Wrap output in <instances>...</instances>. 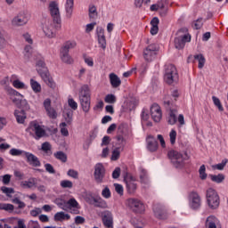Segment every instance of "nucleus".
Returning <instances> with one entry per match:
<instances>
[{
	"label": "nucleus",
	"mask_w": 228,
	"mask_h": 228,
	"mask_svg": "<svg viewBox=\"0 0 228 228\" xmlns=\"http://www.w3.org/2000/svg\"><path fill=\"white\" fill-rule=\"evenodd\" d=\"M37 66L38 67L37 72L41 76L42 79L45 81L47 86L54 90V88H56V83L53 79L51 74H49V71L45 67V62L40 60L37 62Z\"/></svg>",
	"instance_id": "1"
},
{
	"label": "nucleus",
	"mask_w": 228,
	"mask_h": 228,
	"mask_svg": "<svg viewBox=\"0 0 228 228\" xmlns=\"http://www.w3.org/2000/svg\"><path fill=\"white\" fill-rule=\"evenodd\" d=\"M164 81L167 85H177L179 74L174 64H167L164 69Z\"/></svg>",
	"instance_id": "2"
},
{
	"label": "nucleus",
	"mask_w": 228,
	"mask_h": 228,
	"mask_svg": "<svg viewBox=\"0 0 228 228\" xmlns=\"http://www.w3.org/2000/svg\"><path fill=\"white\" fill-rule=\"evenodd\" d=\"M178 37L175 38V49H184L186 42L191 41V36L188 33V28H183L177 31Z\"/></svg>",
	"instance_id": "3"
},
{
	"label": "nucleus",
	"mask_w": 228,
	"mask_h": 228,
	"mask_svg": "<svg viewBox=\"0 0 228 228\" xmlns=\"http://www.w3.org/2000/svg\"><path fill=\"white\" fill-rule=\"evenodd\" d=\"M48 10L53 18L55 29H61V16L60 14V6L58 3L53 1L49 4Z\"/></svg>",
	"instance_id": "4"
},
{
	"label": "nucleus",
	"mask_w": 228,
	"mask_h": 228,
	"mask_svg": "<svg viewBox=\"0 0 228 228\" xmlns=\"http://www.w3.org/2000/svg\"><path fill=\"white\" fill-rule=\"evenodd\" d=\"M167 156L171 161V163L175 167V168H179L183 167L184 161L189 159L188 153L184 152L182 154L181 152L172 150L167 153Z\"/></svg>",
	"instance_id": "5"
},
{
	"label": "nucleus",
	"mask_w": 228,
	"mask_h": 228,
	"mask_svg": "<svg viewBox=\"0 0 228 228\" xmlns=\"http://www.w3.org/2000/svg\"><path fill=\"white\" fill-rule=\"evenodd\" d=\"M164 106L167 110H169L167 123L170 124V126H174V124L177 122V116L175 115L177 110L174 109V101H171L168 99V96H166L164 98Z\"/></svg>",
	"instance_id": "6"
},
{
	"label": "nucleus",
	"mask_w": 228,
	"mask_h": 228,
	"mask_svg": "<svg viewBox=\"0 0 228 228\" xmlns=\"http://www.w3.org/2000/svg\"><path fill=\"white\" fill-rule=\"evenodd\" d=\"M27 131H32L34 133L32 134V136L35 140H40V138H45L47 136L45 129H44L37 121L30 122Z\"/></svg>",
	"instance_id": "7"
},
{
	"label": "nucleus",
	"mask_w": 228,
	"mask_h": 228,
	"mask_svg": "<svg viewBox=\"0 0 228 228\" xmlns=\"http://www.w3.org/2000/svg\"><path fill=\"white\" fill-rule=\"evenodd\" d=\"M207 202L211 209H216L220 206V196L213 188L207 190Z\"/></svg>",
	"instance_id": "8"
},
{
	"label": "nucleus",
	"mask_w": 228,
	"mask_h": 228,
	"mask_svg": "<svg viewBox=\"0 0 228 228\" xmlns=\"http://www.w3.org/2000/svg\"><path fill=\"white\" fill-rule=\"evenodd\" d=\"M94 177L96 184H102L104 183V177H106V168L102 163H97L94 166Z\"/></svg>",
	"instance_id": "9"
},
{
	"label": "nucleus",
	"mask_w": 228,
	"mask_h": 228,
	"mask_svg": "<svg viewBox=\"0 0 228 228\" xmlns=\"http://www.w3.org/2000/svg\"><path fill=\"white\" fill-rule=\"evenodd\" d=\"M127 205L134 213H143V211H145V206H143V203L138 199H128Z\"/></svg>",
	"instance_id": "10"
},
{
	"label": "nucleus",
	"mask_w": 228,
	"mask_h": 228,
	"mask_svg": "<svg viewBox=\"0 0 228 228\" xmlns=\"http://www.w3.org/2000/svg\"><path fill=\"white\" fill-rule=\"evenodd\" d=\"M124 181L126 184L127 193L133 195V193H134L136 191V189L138 188V185L135 182L136 180H134V177H133L132 175L129 176V174L125 173Z\"/></svg>",
	"instance_id": "11"
},
{
	"label": "nucleus",
	"mask_w": 228,
	"mask_h": 228,
	"mask_svg": "<svg viewBox=\"0 0 228 228\" xmlns=\"http://www.w3.org/2000/svg\"><path fill=\"white\" fill-rule=\"evenodd\" d=\"M190 208L191 209H199L201 205L200 195L197 191H191L189 194Z\"/></svg>",
	"instance_id": "12"
},
{
	"label": "nucleus",
	"mask_w": 228,
	"mask_h": 228,
	"mask_svg": "<svg viewBox=\"0 0 228 228\" xmlns=\"http://www.w3.org/2000/svg\"><path fill=\"white\" fill-rule=\"evenodd\" d=\"M43 31L45 37H48V38H54V37H56V32H54L53 22H51L49 20H45L43 23Z\"/></svg>",
	"instance_id": "13"
},
{
	"label": "nucleus",
	"mask_w": 228,
	"mask_h": 228,
	"mask_svg": "<svg viewBox=\"0 0 228 228\" xmlns=\"http://www.w3.org/2000/svg\"><path fill=\"white\" fill-rule=\"evenodd\" d=\"M151 118L154 120V122H160L161 118H163V114L161 112V107L158 105V103H154L151 107Z\"/></svg>",
	"instance_id": "14"
},
{
	"label": "nucleus",
	"mask_w": 228,
	"mask_h": 228,
	"mask_svg": "<svg viewBox=\"0 0 228 228\" xmlns=\"http://www.w3.org/2000/svg\"><path fill=\"white\" fill-rule=\"evenodd\" d=\"M24 156L27 159V163H28V165H30L31 167H42L40 159H38V157L35 156V154L24 151Z\"/></svg>",
	"instance_id": "15"
},
{
	"label": "nucleus",
	"mask_w": 228,
	"mask_h": 228,
	"mask_svg": "<svg viewBox=\"0 0 228 228\" xmlns=\"http://www.w3.org/2000/svg\"><path fill=\"white\" fill-rule=\"evenodd\" d=\"M28 16H26V13L20 12L17 16H15L12 20V26H26L28 24Z\"/></svg>",
	"instance_id": "16"
},
{
	"label": "nucleus",
	"mask_w": 228,
	"mask_h": 228,
	"mask_svg": "<svg viewBox=\"0 0 228 228\" xmlns=\"http://www.w3.org/2000/svg\"><path fill=\"white\" fill-rule=\"evenodd\" d=\"M153 213L156 218H158L159 220H167V218H168V214L167 213V210L165 209V208L159 205H156L153 208Z\"/></svg>",
	"instance_id": "17"
},
{
	"label": "nucleus",
	"mask_w": 228,
	"mask_h": 228,
	"mask_svg": "<svg viewBox=\"0 0 228 228\" xmlns=\"http://www.w3.org/2000/svg\"><path fill=\"white\" fill-rule=\"evenodd\" d=\"M44 108L50 118H57L58 113L53 107H51V99L47 98L44 101Z\"/></svg>",
	"instance_id": "18"
},
{
	"label": "nucleus",
	"mask_w": 228,
	"mask_h": 228,
	"mask_svg": "<svg viewBox=\"0 0 228 228\" xmlns=\"http://www.w3.org/2000/svg\"><path fill=\"white\" fill-rule=\"evenodd\" d=\"M102 224L106 228H113V214L111 212L106 210L102 215Z\"/></svg>",
	"instance_id": "19"
},
{
	"label": "nucleus",
	"mask_w": 228,
	"mask_h": 228,
	"mask_svg": "<svg viewBox=\"0 0 228 228\" xmlns=\"http://www.w3.org/2000/svg\"><path fill=\"white\" fill-rule=\"evenodd\" d=\"M96 33L100 47H102V49H106V36H104V28H102V27H97Z\"/></svg>",
	"instance_id": "20"
},
{
	"label": "nucleus",
	"mask_w": 228,
	"mask_h": 228,
	"mask_svg": "<svg viewBox=\"0 0 228 228\" xmlns=\"http://www.w3.org/2000/svg\"><path fill=\"white\" fill-rule=\"evenodd\" d=\"M147 149L150 152H156L158 151V141L152 135L148 136Z\"/></svg>",
	"instance_id": "21"
},
{
	"label": "nucleus",
	"mask_w": 228,
	"mask_h": 228,
	"mask_svg": "<svg viewBox=\"0 0 228 228\" xmlns=\"http://www.w3.org/2000/svg\"><path fill=\"white\" fill-rule=\"evenodd\" d=\"M67 204V209H73V212L75 213V215H78L79 214V203H77V200H76V199L72 198L69 199L68 201H66Z\"/></svg>",
	"instance_id": "22"
},
{
	"label": "nucleus",
	"mask_w": 228,
	"mask_h": 228,
	"mask_svg": "<svg viewBox=\"0 0 228 228\" xmlns=\"http://www.w3.org/2000/svg\"><path fill=\"white\" fill-rule=\"evenodd\" d=\"M94 208H100V209H108V203L106 200L101 198V196L96 195L94 203L93 204Z\"/></svg>",
	"instance_id": "23"
},
{
	"label": "nucleus",
	"mask_w": 228,
	"mask_h": 228,
	"mask_svg": "<svg viewBox=\"0 0 228 228\" xmlns=\"http://www.w3.org/2000/svg\"><path fill=\"white\" fill-rule=\"evenodd\" d=\"M79 101H80V104L82 106L83 111H85V113H88V111H90L91 96L79 98Z\"/></svg>",
	"instance_id": "24"
},
{
	"label": "nucleus",
	"mask_w": 228,
	"mask_h": 228,
	"mask_svg": "<svg viewBox=\"0 0 228 228\" xmlns=\"http://www.w3.org/2000/svg\"><path fill=\"white\" fill-rule=\"evenodd\" d=\"M109 77H110V81L112 88H118V86L122 85V81L120 80L118 76H117V74L110 73Z\"/></svg>",
	"instance_id": "25"
},
{
	"label": "nucleus",
	"mask_w": 228,
	"mask_h": 228,
	"mask_svg": "<svg viewBox=\"0 0 228 228\" xmlns=\"http://www.w3.org/2000/svg\"><path fill=\"white\" fill-rule=\"evenodd\" d=\"M14 117H15L18 124H24V122L26 120V112L24 111V110H15Z\"/></svg>",
	"instance_id": "26"
},
{
	"label": "nucleus",
	"mask_w": 228,
	"mask_h": 228,
	"mask_svg": "<svg viewBox=\"0 0 228 228\" xmlns=\"http://www.w3.org/2000/svg\"><path fill=\"white\" fill-rule=\"evenodd\" d=\"M65 9L66 17L70 19L72 17V12H74V0H66Z\"/></svg>",
	"instance_id": "27"
},
{
	"label": "nucleus",
	"mask_w": 228,
	"mask_h": 228,
	"mask_svg": "<svg viewBox=\"0 0 228 228\" xmlns=\"http://www.w3.org/2000/svg\"><path fill=\"white\" fill-rule=\"evenodd\" d=\"M78 97L79 99H83L85 97H91L90 87L88 86V85H84L81 86Z\"/></svg>",
	"instance_id": "28"
},
{
	"label": "nucleus",
	"mask_w": 228,
	"mask_h": 228,
	"mask_svg": "<svg viewBox=\"0 0 228 228\" xmlns=\"http://www.w3.org/2000/svg\"><path fill=\"white\" fill-rule=\"evenodd\" d=\"M61 60L63 61V63H66L67 65H72L74 63V59L67 52H61Z\"/></svg>",
	"instance_id": "29"
},
{
	"label": "nucleus",
	"mask_w": 228,
	"mask_h": 228,
	"mask_svg": "<svg viewBox=\"0 0 228 228\" xmlns=\"http://www.w3.org/2000/svg\"><path fill=\"white\" fill-rule=\"evenodd\" d=\"M77 45V44L76 43V41H67L63 44L61 51L64 53H69L70 49H74Z\"/></svg>",
	"instance_id": "30"
},
{
	"label": "nucleus",
	"mask_w": 228,
	"mask_h": 228,
	"mask_svg": "<svg viewBox=\"0 0 228 228\" xmlns=\"http://www.w3.org/2000/svg\"><path fill=\"white\" fill-rule=\"evenodd\" d=\"M63 220H70V216L69 214H65V212H57L54 215L55 222H61Z\"/></svg>",
	"instance_id": "31"
},
{
	"label": "nucleus",
	"mask_w": 228,
	"mask_h": 228,
	"mask_svg": "<svg viewBox=\"0 0 228 228\" xmlns=\"http://www.w3.org/2000/svg\"><path fill=\"white\" fill-rule=\"evenodd\" d=\"M30 86L35 94H40L42 92V86L33 78L30 79Z\"/></svg>",
	"instance_id": "32"
},
{
	"label": "nucleus",
	"mask_w": 228,
	"mask_h": 228,
	"mask_svg": "<svg viewBox=\"0 0 228 228\" xmlns=\"http://www.w3.org/2000/svg\"><path fill=\"white\" fill-rule=\"evenodd\" d=\"M194 60H197V61L199 62V69H204V65H206V58L202 53L194 55Z\"/></svg>",
	"instance_id": "33"
},
{
	"label": "nucleus",
	"mask_w": 228,
	"mask_h": 228,
	"mask_svg": "<svg viewBox=\"0 0 228 228\" xmlns=\"http://www.w3.org/2000/svg\"><path fill=\"white\" fill-rule=\"evenodd\" d=\"M53 156L56 159L61 161V163H67V153L60 151L53 153Z\"/></svg>",
	"instance_id": "34"
},
{
	"label": "nucleus",
	"mask_w": 228,
	"mask_h": 228,
	"mask_svg": "<svg viewBox=\"0 0 228 228\" xmlns=\"http://www.w3.org/2000/svg\"><path fill=\"white\" fill-rule=\"evenodd\" d=\"M209 177L211 179V181H213V183H224V179H225V175H224L223 174H219V175H209Z\"/></svg>",
	"instance_id": "35"
},
{
	"label": "nucleus",
	"mask_w": 228,
	"mask_h": 228,
	"mask_svg": "<svg viewBox=\"0 0 228 228\" xmlns=\"http://www.w3.org/2000/svg\"><path fill=\"white\" fill-rule=\"evenodd\" d=\"M21 186L23 188H33V186H37V178H30L28 181L22 182Z\"/></svg>",
	"instance_id": "36"
},
{
	"label": "nucleus",
	"mask_w": 228,
	"mask_h": 228,
	"mask_svg": "<svg viewBox=\"0 0 228 228\" xmlns=\"http://www.w3.org/2000/svg\"><path fill=\"white\" fill-rule=\"evenodd\" d=\"M139 177L142 184H147V183H149V176L147 175V171L145 169L141 168Z\"/></svg>",
	"instance_id": "37"
},
{
	"label": "nucleus",
	"mask_w": 228,
	"mask_h": 228,
	"mask_svg": "<svg viewBox=\"0 0 228 228\" xmlns=\"http://www.w3.org/2000/svg\"><path fill=\"white\" fill-rule=\"evenodd\" d=\"M73 117H74V111H72L71 110H67L66 113L64 114L66 124L70 126L72 124Z\"/></svg>",
	"instance_id": "38"
},
{
	"label": "nucleus",
	"mask_w": 228,
	"mask_h": 228,
	"mask_svg": "<svg viewBox=\"0 0 228 228\" xmlns=\"http://www.w3.org/2000/svg\"><path fill=\"white\" fill-rule=\"evenodd\" d=\"M12 86H14V88H18L19 90H26V88H28L26 85L19 79L12 82Z\"/></svg>",
	"instance_id": "39"
},
{
	"label": "nucleus",
	"mask_w": 228,
	"mask_h": 228,
	"mask_svg": "<svg viewBox=\"0 0 228 228\" xmlns=\"http://www.w3.org/2000/svg\"><path fill=\"white\" fill-rule=\"evenodd\" d=\"M105 102L107 104H115L117 102V96L115 94H107L104 98Z\"/></svg>",
	"instance_id": "40"
},
{
	"label": "nucleus",
	"mask_w": 228,
	"mask_h": 228,
	"mask_svg": "<svg viewBox=\"0 0 228 228\" xmlns=\"http://www.w3.org/2000/svg\"><path fill=\"white\" fill-rule=\"evenodd\" d=\"M212 101L219 111H224V106H222V102H220V99L218 97L212 96Z\"/></svg>",
	"instance_id": "41"
},
{
	"label": "nucleus",
	"mask_w": 228,
	"mask_h": 228,
	"mask_svg": "<svg viewBox=\"0 0 228 228\" xmlns=\"http://www.w3.org/2000/svg\"><path fill=\"white\" fill-rule=\"evenodd\" d=\"M97 7L95 5L89 6V17L90 19H97Z\"/></svg>",
	"instance_id": "42"
},
{
	"label": "nucleus",
	"mask_w": 228,
	"mask_h": 228,
	"mask_svg": "<svg viewBox=\"0 0 228 228\" xmlns=\"http://www.w3.org/2000/svg\"><path fill=\"white\" fill-rule=\"evenodd\" d=\"M138 106V101L136 99H132L130 102H127L126 108L129 111H133Z\"/></svg>",
	"instance_id": "43"
},
{
	"label": "nucleus",
	"mask_w": 228,
	"mask_h": 228,
	"mask_svg": "<svg viewBox=\"0 0 228 228\" xmlns=\"http://www.w3.org/2000/svg\"><path fill=\"white\" fill-rule=\"evenodd\" d=\"M199 173H200V178L202 181H205V179H208V174H206V166L205 165L200 166Z\"/></svg>",
	"instance_id": "44"
},
{
	"label": "nucleus",
	"mask_w": 228,
	"mask_h": 228,
	"mask_svg": "<svg viewBox=\"0 0 228 228\" xmlns=\"http://www.w3.org/2000/svg\"><path fill=\"white\" fill-rule=\"evenodd\" d=\"M144 59L146 61H151L152 60V56H156V52H151L150 50H144Z\"/></svg>",
	"instance_id": "45"
},
{
	"label": "nucleus",
	"mask_w": 228,
	"mask_h": 228,
	"mask_svg": "<svg viewBox=\"0 0 228 228\" xmlns=\"http://www.w3.org/2000/svg\"><path fill=\"white\" fill-rule=\"evenodd\" d=\"M204 26V22H202V18H199L198 20H194L192 23V28L194 29H200Z\"/></svg>",
	"instance_id": "46"
},
{
	"label": "nucleus",
	"mask_w": 228,
	"mask_h": 228,
	"mask_svg": "<svg viewBox=\"0 0 228 228\" xmlns=\"http://www.w3.org/2000/svg\"><path fill=\"white\" fill-rule=\"evenodd\" d=\"M228 159H224L222 160L221 163L215 165L213 167L216 168V170H224L225 168V165H227Z\"/></svg>",
	"instance_id": "47"
},
{
	"label": "nucleus",
	"mask_w": 228,
	"mask_h": 228,
	"mask_svg": "<svg viewBox=\"0 0 228 228\" xmlns=\"http://www.w3.org/2000/svg\"><path fill=\"white\" fill-rule=\"evenodd\" d=\"M68 106H69V108H71V110H73L74 111L77 110V102L74 101V98L68 99Z\"/></svg>",
	"instance_id": "48"
},
{
	"label": "nucleus",
	"mask_w": 228,
	"mask_h": 228,
	"mask_svg": "<svg viewBox=\"0 0 228 228\" xmlns=\"http://www.w3.org/2000/svg\"><path fill=\"white\" fill-rule=\"evenodd\" d=\"M118 158H120V148H116L112 151L111 159H112V161H117V159H118Z\"/></svg>",
	"instance_id": "49"
},
{
	"label": "nucleus",
	"mask_w": 228,
	"mask_h": 228,
	"mask_svg": "<svg viewBox=\"0 0 228 228\" xmlns=\"http://www.w3.org/2000/svg\"><path fill=\"white\" fill-rule=\"evenodd\" d=\"M142 123L147 122L150 118L149 110L143 109L141 115Z\"/></svg>",
	"instance_id": "50"
},
{
	"label": "nucleus",
	"mask_w": 228,
	"mask_h": 228,
	"mask_svg": "<svg viewBox=\"0 0 228 228\" xmlns=\"http://www.w3.org/2000/svg\"><path fill=\"white\" fill-rule=\"evenodd\" d=\"M0 209H4V211H13L14 207L12 204L2 203L0 204Z\"/></svg>",
	"instance_id": "51"
},
{
	"label": "nucleus",
	"mask_w": 228,
	"mask_h": 228,
	"mask_svg": "<svg viewBox=\"0 0 228 228\" xmlns=\"http://www.w3.org/2000/svg\"><path fill=\"white\" fill-rule=\"evenodd\" d=\"M61 188H72L74 186V183L70 180H62L61 182Z\"/></svg>",
	"instance_id": "52"
},
{
	"label": "nucleus",
	"mask_w": 228,
	"mask_h": 228,
	"mask_svg": "<svg viewBox=\"0 0 228 228\" xmlns=\"http://www.w3.org/2000/svg\"><path fill=\"white\" fill-rule=\"evenodd\" d=\"M52 147H51V143H49V142H45L42 143L41 146V151H43V152H45L47 154V152H49V151H51Z\"/></svg>",
	"instance_id": "53"
},
{
	"label": "nucleus",
	"mask_w": 228,
	"mask_h": 228,
	"mask_svg": "<svg viewBox=\"0 0 228 228\" xmlns=\"http://www.w3.org/2000/svg\"><path fill=\"white\" fill-rule=\"evenodd\" d=\"M169 138H170L171 145H174L175 143V138H177V132H175V130L172 129L169 134Z\"/></svg>",
	"instance_id": "54"
},
{
	"label": "nucleus",
	"mask_w": 228,
	"mask_h": 228,
	"mask_svg": "<svg viewBox=\"0 0 228 228\" xmlns=\"http://www.w3.org/2000/svg\"><path fill=\"white\" fill-rule=\"evenodd\" d=\"M115 191L118 195H124V187L120 183H114Z\"/></svg>",
	"instance_id": "55"
},
{
	"label": "nucleus",
	"mask_w": 228,
	"mask_h": 228,
	"mask_svg": "<svg viewBox=\"0 0 228 228\" xmlns=\"http://www.w3.org/2000/svg\"><path fill=\"white\" fill-rule=\"evenodd\" d=\"M67 175L72 177L73 179H77L79 177V173L74 169H69L67 173Z\"/></svg>",
	"instance_id": "56"
},
{
	"label": "nucleus",
	"mask_w": 228,
	"mask_h": 228,
	"mask_svg": "<svg viewBox=\"0 0 228 228\" xmlns=\"http://www.w3.org/2000/svg\"><path fill=\"white\" fill-rule=\"evenodd\" d=\"M127 129V125L121 123L118 127V134H124Z\"/></svg>",
	"instance_id": "57"
},
{
	"label": "nucleus",
	"mask_w": 228,
	"mask_h": 228,
	"mask_svg": "<svg viewBox=\"0 0 228 228\" xmlns=\"http://www.w3.org/2000/svg\"><path fill=\"white\" fill-rule=\"evenodd\" d=\"M1 191H3V193H5L7 197H10V193H15V191L13 190V188H8L6 186H3L1 188Z\"/></svg>",
	"instance_id": "58"
},
{
	"label": "nucleus",
	"mask_w": 228,
	"mask_h": 228,
	"mask_svg": "<svg viewBox=\"0 0 228 228\" xmlns=\"http://www.w3.org/2000/svg\"><path fill=\"white\" fill-rule=\"evenodd\" d=\"M97 198V196H94L92 194H89L86 197V201L87 202V204H90L91 206H94V200Z\"/></svg>",
	"instance_id": "59"
},
{
	"label": "nucleus",
	"mask_w": 228,
	"mask_h": 228,
	"mask_svg": "<svg viewBox=\"0 0 228 228\" xmlns=\"http://www.w3.org/2000/svg\"><path fill=\"white\" fill-rule=\"evenodd\" d=\"M102 195L104 199H110L111 197V191H110V188L105 187L102 191Z\"/></svg>",
	"instance_id": "60"
},
{
	"label": "nucleus",
	"mask_w": 228,
	"mask_h": 228,
	"mask_svg": "<svg viewBox=\"0 0 228 228\" xmlns=\"http://www.w3.org/2000/svg\"><path fill=\"white\" fill-rule=\"evenodd\" d=\"M45 168L46 172H48V174H56V170H54V167H53V165L49 163L45 165Z\"/></svg>",
	"instance_id": "61"
},
{
	"label": "nucleus",
	"mask_w": 228,
	"mask_h": 228,
	"mask_svg": "<svg viewBox=\"0 0 228 228\" xmlns=\"http://www.w3.org/2000/svg\"><path fill=\"white\" fill-rule=\"evenodd\" d=\"M85 217H83V216H77L76 217H75V224H77V225H81V224H85Z\"/></svg>",
	"instance_id": "62"
},
{
	"label": "nucleus",
	"mask_w": 228,
	"mask_h": 228,
	"mask_svg": "<svg viewBox=\"0 0 228 228\" xmlns=\"http://www.w3.org/2000/svg\"><path fill=\"white\" fill-rule=\"evenodd\" d=\"M120 172H121L120 167H116L112 172V178L118 179L120 177Z\"/></svg>",
	"instance_id": "63"
},
{
	"label": "nucleus",
	"mask_w": 228,
	"mask_h": 228,
	"mask_svg": "<svg viewBox=\"0 0 228 228\" xmlns=\"http://www.w3.org/2000/svg\"><path fill=\"white\" fill-rule=\"evenodd\" d=\"M22 152L24 153V151H22L20 150H17L15 148H12L10 150L11 156H20V154H22Z\"/></svg>",
	"instance_id": "64"
}]
</instances>
